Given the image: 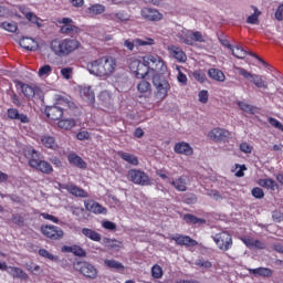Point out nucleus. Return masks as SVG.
<instances>
[{"label":"nucleus","instance_id":"f257e3e1","mask_svg":"<svg viewBox=\"0 0 283 283\" xmlns=\"http://www.w3.org/2000/svg\"><path fill=\"white\" fill-rule=\"evenodd\" d=\"M128 67L136 78H149L151 77L153 85L157 90L158 98H167V94L171 86L169 82L163 77L161 74L167 72V64L163 61V57L158 55H145L139 59H128Z\"/></svg>","mask_w":283,"mask_h":283},{"label":"nucleus","instance_id":"f03ea898","mask_svg":"<svg viewBox=\"0 0 283 283\" xmlns=\"http://www.w3.org/2000/svg\"><path fill=\"white\" fill-rule=\"evenodd\" d=\"M50 49L55 56L65 59L70 54H74L76 50H81V41L72 38L54 39L50 43Z\"/></svg>","mask_w":283,"mask_h":283},{"label":"nucleus","instance_id":"7ed1b4c3","mask_svg":"<svg viewBox=\"0 0 283 283\" xmlns=\"http://www.w3.org/2000/svg\"><path fill=\"white\" fill-rule=\"evenodd\" d=\"M90 74L94 76H112L116 72V59L112 56H102L87 64Z\"/></svg>","mask_w":283,"mask_h":283},{"label":"nucleus","instance_id":"20e7f679","mask_svg":"<svg viewBox=\"0 0 283 283\" xmlns=\"http://www.w3.org/2000/svg\"><path fill=\"white\" fill-rule=\"evenodd\" d=\"M177 38L181 43L186 45H193L195 43H205V36L200 31H191L184 29L177 34Z\"/></svg>","mask_w":283,"mask_h":283},{"label":"nucleus","instance_id":"39448f33","mask_svg":"<svg viewBox=\"0 0 283 283\" xmlns=\"http://www.w3.org/2000/svg\"><path fill=\"white\" fill-rule=\"evenodd\" d=\"M74 269L87 280H96L98 277V270L87 261H77L74 264Z\"/></svg>","mask_w":283,"mask_h":283},{"label":"nucleus","instance_id":"423d86ee","mask_svg":"<svg viewBox=\"0 0 283 283\" xmlns=\"http://www.w3.org/2000/svg\"><path fill=\"white\" fill-rule=\"evenodd\" d=\"M59 23L63 24L60 28L61 34H64L65 36H71V39H75V36H78V34L83 32V29L74 24V20H72V18H62Z\"/></svg>","mask_w":283,"mask_h":283},{"label":"nucleus","instance_id":"0eeeda50","mask_svg":"<svg viewBox=\"0 0 283 283\" xmlns=\"http://www.w3.org/2000/svg\"><path fill=\"white\" fill-rule=\"evenodd\" d=\"M238 73L240 76H243V78H247L255 87H259V90H269V83L262 78V75L252 74L251 72L247 71V69L243 67H237Z\"/></svg>","mask_w":283,"mask_h":283},{"label":"nucleus","instance_id":"6e6552de","mask_svg":"<svg viewBox=\"0 0 283 283\" xmlns=\"http://www.w3.org/2000/svg\"><path fill=\"white\" fill-rule=\"evenodd\" d=\"M128 178L130 182H134V185H140L142 187H148V185H151V179L149 178V175H147L143 170H128Z\"/></svg>","mask_w":283,"mask_h":283},{"label":"nucleus","instance_id":"1a4fd4ad","mask_svg":"<svg viewBox=\"0 0 283 283\" xmlns=\"http://www.w3.org/2000/svg\"><path fill=\"white\" fill-rule=\"evenodd\" d=\"M212 238L220 251H229V249L233 247V238L231 237V233L227 231L219 232Z\"/></svg>","mask_w":283,"mask_h":283},{"label":"nucleus","instance_id":"9d476101","mask_svg":"<svg viewBox=\"0 0 283 283\" xmlns=\"http://www.w3.org/2000/svg\"><path fill=\"white\" fill-rule=\"evenodd\" d=\"M208 138L213 143H229L231 132L227 128L216 127L208 133Z\"/></svg>","mask_w":283,"mask_h":283},{"label":"nucleus","instance_id":"9b49d317","mask_svg":"<svg viewBox=\"0 0 283 283\" xmlns=\"http://www.w3.org/2000/svg\"><path fill=\"white\" fill-rule=\"evenodd\" d=\"M41 233L44 235V238H48L49 240H63V229H61L59 226H52V224H45L41 227Z\"/></svg>","mask_w":283,"mask_h":283},{"label":"nucleus","instance_id":"f8f14e48","mask_svg":"<svg viewBox=\"0 0 283 283\" xmlns=\"http://www.w3.org/2000/svg\"><path fill=\"white\" fill-rule=\"evenodd\" d=\"M61 189H65L71 196L75 198H90V192L74 184H63Z\"/></svg>","mask_w":283,"mask_h":283},{"label":"nucleus","instance_id":"ddd939ff","mask_svg":"<svg viewBox=\"0 0 283 283\" xmlns=\"http://www.w3.org/2000/svg\"><path fill=\"white\" fill-rule=\"evenodd\" d=\"M156 42L151 38L125 40L124 48H127L129 52H134V48H142L143 45H154Z\"/></svg>","mask_w":283,"mask_h":283},{"label":"nucleus","instance_id":"4468645a","mask_svg":"<svg viewBox=\"0 0 283 283\" xmlns=\"http://www.w3.org/2000/svg\"><path fill=\"white\" fill-rule=\"evenodd\" d=\"M140 14L145 19V21H163V13H160L156 9L143 8L140 10Z\"/></svg>","mask_w":283,"mask_h":283},{"label":"nucleus","instance_id":"2eb2a0df","mask_svg":"<svg viewBox=\"0 0 283 283\" xmlns=\"http://www.w3.org/2000/svg\"><path fill=\"white\" fill-rule=\"evenodd\" d=\"M54 104L57 107H62L63 112L65 109H75L76 108V104H74V102H72V97L71 96L56 95Z\"/></svg>","mask_w":283,"mask_h":283},{"label":"nucleus","instance_id":"dca6fc26","mask_svg":"<svg viewBox=\"0 0 283 283\" xmlns=\"http://www.w3.org/2000/svg\"><path fill=\"white\" fill-rule=\"evenodd\" d=\"M178 247H198V241L191 239L189 235H182V234H177L171 237V239Z\"/></svg>","mask_w":283,"mask_h":283},{"label":"nucleus","instance_id":"f3484780","mask_svg":"<svg viewBox=\"0 0 283 283\" xmlns=\"http://www.w3.org/2000/svg\"><path fill=\"white\" fill-rule=\"evenodd\" d=\"M84 207L86 211H90L91 213H95L96 216L101 213H107V208L103 207L101 203L94 200L84 201Z\"/></svg>","mask_w":283,"mask_h":283},{"label":"nucleus","instance_id":"a211bd4d","mask_svg":"<svg viewBox=\"0 0 283 283\" xmlns=\"http://www.w3.org/2000/svg\"><path fill=\"white\" fill-rule=\"evenodd\" d=\"M63 107L54 104L45 108V115L50 120H61V118H63Z\"/></svg>","mask_w":283,"mask_h":283},{"label":"nucleus","instance_id":"6ab92c4d","mask_svg":"<svg viewBox=\"0 0 283 283\" xmlns=\"http://www.w3.org/2000/svg\"><path fill=\"white\" fill-rule=\"evenodd\" d=\"M7 116L9 120H20L22 124L30 123V117L23 113H19L17 108H8Z\"/></svg>","mask_w":283,"mask_h":283},{"label":"nucleus","instance_id":"aec40b11","mask_svg":"<svg viewBox=\"0 0 283 283\" xmlns=\"http://www.w3.org/2000/svg\"><path fill=\"white\" fill-rule=\"evenodd\" d=\"M25 157L28 158V165L29 167H31L32 169H34V167L41 163V153H39L36 149L34 148H29L27 150Z\"/></svg>","mask_w":283,"mask_h":283},{"label":"nucleus","instance_id":"412c9836","mask_svg":"<svg viewBox=\"0 0 283 283\" xmlns=\"http://www.w3.org/2000/svg\"><path fill=\"white\" fill-rule=\"evenodd\" d=\"M175 153L182 156H193V148L187 142H179L175 144Z\"/></svg>","mask_w":283,"mask_h":283},{"label":"nucleus","instance_id":"4be33fe9","mask_svg":"<svg viewBox=\"0 0 283 283\" xmlns=\"http://www.w3.org/2000/svg\"><path fill=\"white\" fill-rule=\"evenodd\" d=\"M67 161L77 169H87V163H85L81 156L76 155V153H70L67 155Z\"/></svg>","mask_w":283,"mask_h":283},{"label":"nucleus","instance_id":"5701e85b","mask_svg":"<svg viewBox=\"0 0 283 283\" xmlns=\"http://www.w3.org/2000/svg\"><path fill=\"white\" fill-rule=\"evenodd\" d=\"M40 143L45 147L46 149H52L53 151H56L59 149V144L56 143V138L51 135H42L40 137Z\"/></svg>","mask_w":283,"mask_h":283},{"label":"nucleus","instance_id":"b1692460","mask_svg":"<svg viewBox=\"0 0 283 283\" xmlns=\"http://www.w3.org/2000/svg\"><path fill=\"white\" fill-rule=\"evenodd\" d=\"M182 220L186 222V224H189V227H200V224H207V220L203 218H198L191 213L184 214Z\"/></svg>","mask_w":283,"mask_h":283},{"label":"nucleus","instance_id":"393cba45","mask_svg":"<svg viewBox=\"0 0 283 283\" xmlns=\"http://www.w3.org/2000/svg\"><path fill=\"white\" fill-rule=\"evenodd\" d=\"M168 50L174 59H176V61H178L179 63H185V61H187V54L185 53V51H182L181 48L171 45L168 48Z\"/></svg>","mask_w":283,"mask_h":283},{"label":"nucleus","instance_id":"a878e982","mask_svg":"<svg viewBox=\"0 0 283 283\" xmlns=\"http://www.w3.org/2000/svg\"><path fill=\"white\" fill-rule=\"evenodd\" d=\"M36 171L44 174L45 176H50V174L54 172V168L52 164L48 163L46 160H40L36 166L33 167Z\"/></svg>","mask_w":283,"mask_h":283},{"label":"nucleus","instance_id":"bb28decb","mask_svg":"<svg viewBox=\"0 0 283 283\" xmlns=\"http://www.w3.org/2000/svg\"><path fill=\"white\" fill-rule=\"evenodd\" d=\"M250 275H254L255 277H271L273 275V270L269 268H256V269H248Z\"/></svg>","mask_w":283,"mask_h":283},{"label":"nucleus","instance_id":"cd10ccee","mask_svg":"<svg viewBox=\"0 0 283 283\" xmlns=\"http://www.w3.org/2000/svg\"><path fill=\"white\" fill-rule=\"evenodd\" d=\"M103 244L107 247V249H111V251H120V249H123V242L116 239L104 238Z\"/></svg>","mask_w":283,"mask_h":283},{"label":"nucleus","instance_id":"c85d7f7f","mask_svg":"<svg viewBox=\"0 0 283 283\" xmlns=\"http://www.w3.org/2000/svg\"><path fill=\"white\" fill-rule=\"evenodd\" d=\"M208 76L212 78V81H217L218 83H224V81H227L224 72L218 69H209Z\"/></svg>","mask_w":283,"mask_h":283},{"label":"nucleus","instance_id":"c756f323","mask_svg":"<svg viewBox=\"0 0 283 283\" xmlns=\"http://www.w3.org/2000/svg\"><path fill=\"white\" fill-rule=\"evenodd\" d=\"M7 273L12 275L15 280H28V273L17 266H9Z\"/></svg>","mask_w":283,"mask_h":283},{"label":"nucleus","instance_id":"7c9ffc66","mask_svg":"<svg viewBox=\"0 0 283 283\" xmlns=\"http://www.w3.org/2000/svg\"><path fill=\"white\" fill-rule=\"evenodd\" d=\"M117 156H119V158H122V160H125V163H128V165L138 167V157H136L135 155L119 150V151H117Z\"/></svg>","mask_w":283,"mask_h":283},{"label":"nucleus","instance_id":"2f4dec72","mask_svg":"<svg viewBox=\"0 0 283 283\" xmlns=\"http://www.w3.org/2000/svg\"><path fill=\"white\" fill-rule=\"evenodd\" d=\"M258 185L260 187H263V189H270V191H275L280 189L277 182L271 178L259 179Z\"/></svg>","mask_w":283,"mask_h":283},{"label":"nucleus","instance_id":"473e14b6","mask_svg":"<svg viewBox=\"0 0 283 283\" xmlns=\"http://www.w3.org/2000/svg\"><path fill=\"white\" fill-rule=\"evenodd\" d=\"M20 45L29 52H35V50L39 48L36 45V41H34L32 38H22L20 40Z\"/></svg>","mask_w":283,"mask_h":283},{"label":"nucleus","instance_id":"72a5a7b5","mask_svg":"<svg viewBox=\"0 0 283 283\" xmlns=\"http://www.w3.org/2000/svg\"><path fill=\"white\" fill-rule=\"evenodd\" d=\"M82 233L85 235V238H88V240H92L93 242H101L102 240L101 233L96 232V230L83 228Z\"/></svg>","mask_w":283,"mask_h":283},{"label":"nucleus","instance_id":"f704fd0d","mask_svg":"<svg viewBox=\"0 0 283 283\" xmlns=\"http://www.w3.org/2000/svg\"><path fill=\"white\" fill-rule=\"evenodd\" d=\"M80 94L84 101H87V103H94L96 101V97L94 95V91H92V87L85 86L80 91Z\"/></svg>","mask_w":283,"mask_h":283},{"label":"nucleus","instance_id":"c9c22d12","mask_svg":"<svg viewBox=\"0 0 283 283\" xmlns=\"http://www.w3.org/2000/svg\"><path fill=\"white\" fill-rule=\"evenodd\" d=\"M57 126L60 129H65L69 132L70 129H73V127H76V120H74V118L60 119Z\"/></svg>","mask_w":283,"mask_h":283},{"label":"nucleus","instance_id":"e433bc0d","mask_svg":"<svg viewBox=\"0 0 283 283\" xmlns=\"http://www.w3.org/2000/svg\"><path fill=\"white\" fill-rule=\"evenodd\" d=\"M170 185L177 189V191H187V181L185 177H178L176 180L170 181Z\"/></svg>","mask_w":283,"mask_h":283},{"label":"nucleus","instance_id":"4c0bfd02","mask_svg":"<svg viewBox=\"0 0 283 283\" xmlns=\"http://www.w3.org/2000/svg\"><path fill=\"white\" fill-rule=\"evenodd\" d=\"M228 50H231L232 54L235 56V59H245L247 57V51L240 45H237L233 48V45L228 44Z\"/></svg>","mask_w":283,"mask_h":283},{"label":"nucleus","instance_id":"58836bf2","mask_svg":"<svg viewBox=\"0 0 283 283\" xmlns=\"http://www.w3.org/2000/svg\"><path fill=\"white\" fill-rule=\"evenodd\" d=\"M87 14L98 15L105 12V6L95 3L86 9Z\"/></svg>","mask_w":283,"mask_h":283},{"label":"nucleus","instance_id":"ea45409f","mask_svg":"<svg viewBox=\"0 0 283 283\" xmlns=\"http://www.w3.org/2000/svg\"><path fill=\"white\" fill-rule=\"evenodd\" d=\"M70 211L78 220H85V209L78 206H71Z\"/></svg>","mask_w":283,"mask_h":283},{"label":"nucleus","instance_id":"a19ab883","mask_svg":"<svg viewBox=\"0 0 283 283\" xmlns=\"http://www.w3.org/2000/svg\"><path fill=\"white\" fill-rule=\"evenodd\" d=\"M137 91L140 94L150 93L151 92V83H149L145 78H142L140 83L137 84Z\"/></svg>","mask_w":283,"mask_h":283},{"label":"nucleus","instance_id":"79ce46f5","mask_svg":"<svg viewBox=\"0 0 283 283\" xmlns=\"http://www.w3.org/2000/svg\"><path fill=\"white\" fill-rule=\"evenodd\" d=\"M262 14V12H260V10H258V8H254V13L251 14L250 17H248L247 19V23H249L250 25H258L260 23V15Z\"/></svg>","mask_w":283,"mask_h":283},{"label":"nucleus","instance_id":"37998d69","mask_svg":"<svg viewBox=\"0 0 283 283\" xmlns=\"http://www.w3.org/2000/svg\"><path fill=\"white\" fill-rule=\"evenodd\" d=\"M19 85L22 90V94L27 96V98H32L34 96V88L28 84H24L22 82H19Z\"/></svg>","mask_w":283,"mask_h":283},{"label":"nucleus","instance_id":"c03bdc74","mask_svg":"<svg viewBox=\"0 0 283 283\" xmlns=\"http://www.w3.org/2000/svg\"><path fill=\"white\" fill-rule=\"evenodd\" d=\"M104 264H105V266H108V269H116L117 271H120V269L122 270L125 269V265H123V263H120L114 259H112V260L106 259L104 261Z\"/></svg>","mask_w":283,"mask_h":283},{"label":"nucleus","instance_id":"a18cd8bd","mask_svg":"<svg viewBox=\"0 0 283 283\" xmlns=\"http://www.w3.org/2000/svg\"><path fill=\"white\" fill-rule=\"evenodd\" d=\"M39 255H41V258H45L46 260H50L51 262H59V256L50 253V251L45 249H40Z\"/></svg>","mask_w":283,"mask_h":283},{"label":"nucleus","instance_id":"49530a36","mask_svg":"<svg viewBox=\"0 0 283 283\" xmlns=\"http://www.w3.org/2000/svg\"><path fill=\"white\" fill-rule=\"evenodd\" d=\"M12 223L17 224L18 227H23L25 224V217L21 213H13L11 217Z\"/></svg>","mask_w":283,"mask_h":283},{"label":"nucleus","instance_id":"de8ad7c7","mask_svg":"<svg viewBox=\"0 0 283 283\" xmlns=\"http://www.w3.org/2000/svg\"><path fill=\"white\" fill-rule=\"evenodd\" d=\"M117 23H125L129 21V13L127 11L115 12Z\"/></svg>","mask_w":283,"mask_h":283},{"label":"nucleus","instance_id":"09e8293b","mask_svg":"<svg viewBox=\"0 0 283 283\" xmlns=\"http://www.w3.org/2000/svg\"><path fill=\"white\" fill-rule=\"evenodd\" d=\"M0 28L6 30L7 32H17L18 30L17 22H2L0 24Z\"/></svg>","mask_w":283,"mask_h":283},{"label":"nucleus","instance_id":"8fccbe9b","mask_svg":"<svg viewBox=\"0 0 283 283\" xmlns=\"http://www.w3.org/2000/svg\"><path fill=\"white\" fill-rule=\"evenodd\" d=\"M192 76L198 83H205L207 81V74L201 70L193 71Z\"/></svg>","mask_w":283,"mask_h":283},{"label":"nucleus","instance_id":"3c124183","mask_svg":"<svg viewBox=\"0 0 283 283\" xmlns=\"http://www.w3.org/2000/svg\"><path fill=\"white\" fill-rule=\"evenodd\" d=\"M151 276L155 280H160V277H163V268L160 265H158V264H155L151 268Z\"/></svg>","mask_w":283,"mask_h":283},{"label":"nucleus","instance_id":"603ef678","mask_svg":"<svg viewBox=\"0 0 283 283\" xmlns=\"http://www.w3.org/2000/svg\"><path fill=\"white\" fill-rule=\"evenodd\" d=\"M238 105L242 112H247V114H253L255 112V107L247 104L245 102H238Z\"/></svg>","mask_w":283,"mask_h":283},{"label":"nucleus","instance_id":"864d4df0","mask_svg":"<svg viewBox=\"0 0 283 283\" xmlns=\"http://www.w3.org/2000/svg\"><path fill=\"white\" fill-rule=\"evenodd\" d=\"M184 202H186V205H196L198 202V197L195 193H186L184 196Z\"/></svg>","mask_w":283,"mask_h":283},{"label":"nucleus","instance_id":"5fc2aeb1","mask_svg":"<svg viewBox=\"0 0 283 283\" xmlns=\"http://www.w3.org/2000/svg\"><path fill=\"white\" fill-rule=\"evenodd\" d=\"M73 255H76L77 258H85L87 255V252L81 247V245H73Z\"/></svg>","mask_w":283,"mask_h":283},{"label":"nucleus","instance_id":"6e6d98bb","mask_svg":"<svg viewBox=\"0 0 283 283\" xmlns=\"http://www.w3.org/2000/svg\"><path fill=\"white\" fill-rule=\"evenodd\" d=\"M39 76H48L52 74V66L50 64H45L41 66L38 71Z\"/></svg>","mask_w":283,"mask_h":283},{"label":"nucleus","instance_id":"4d7b16f0","mask_svg":"<svg viewBox=\"0 0 283 283\" xmlns=\"http://www.w3.org/2000/svg\"><path fill=\"white\" fill-rule=\"evenodd\" d=\"M196 266H200L201 269H211L213 264L210 261L197 259L195 261Z\"/></svg>","mask_w":283,"mask_h":283},{"label":"nucleus","instance_id":"13d9d810","mask_svg":"<svg viewBox=\"0 0 283 283\" xmlns=\"http://www.w3.org/2000/svg\"><path fill=\"white\" fill-rule=\"evenodd\" d=\"M41 218H43V220H50L51 222H54V224H59L61 222V220H59L57 217L52 216L48 212H42L40 213Z\"/></svg>","mask_w":283,"mask_h":283},{"label":"nucleus","instance_id":"bf43d9fd","mask_svg":"<svg viewBox=\"0 0 283 283\" xmlns=\"http://www.w3.org/2000/svg\"><path fill=\"white\" fill-rule=\"evenodd\" d=\"M27 19L30 21V23H33L34 25H38V28H41V23H39V21H41V19L33 12L28 13Z\"/></svg>","mask_w":283,"mask_h":283},{"label":"nucleus","instance_id":"052dcab7","mask_svg":"<svg viewBox=\"0 0 283 283\" xmlns=\"http://www.w3.org/2000/svg\"><path fill=\"white\" fill-rule=\"evenodd\" d=\"M252 196L258 200H262V198H264V190L260 187H255L252 189Z\"/></svg>","mask_w":283,"mask_h":283},{"label":"nucleus","instance_id":"680f3d73","mask_svg":"<svg viewBox=\"0 0 283 283\" xmlns=\"http://www.w3.org/2000/svg\"><path fill=\"white\" fill-rule=\"evenodd\" d=\"M199 103H209V91H200L199 94Z\"/></svg>","mask_w":283,"mask_h":283},{"label":"nucleus","instance_id":"e2e57ef3","mask_svg":"<svg viewBox=\"0 0 283 283\" xmlns=\"http://www.w3.org/2000/svg\"><path fill=\"white\" fill-rule=\"evenodd\" d=\"M240 149L243 151V154H251V151H253V146L247 142H243L240 144Z\"/></svg>","mask_w":283,"mask_h":283},{"label":"nucleus","instance_id":"0e129e2a","mask_svg":"<svg viewBox=\"0 0 283 283\" xmlns=\"http://www.w3.org/2000/svg\"><path fill=\"white\" fill-rule=\"evenodd\" d=\"M241 241L243 242V244H245V247H248V249H253L255 239H253L251 237H242Z\"/></svg>","mask_w":283,"mask_h":283},{"label":"nucleus","instance_id":"69168bd1","mask_svg":"<svg viewBox=\"0 0 283 283\" xmlns=\"http://www.w3.org/2000/svg\"><path fill=\"white\" fill-rule=\"evenodd\" d=\"M269 123L270 125H272V127H275L276 129H280L281 132H283V125L280 123V120L273 117H270Z\"/></svg>","mask_w":283,"mask_h":283},{"label":"nucleus","instance_id":"338daca9","mask_svg":"<svg viewBox=\"0 0 283 283\" xmlns=\"http://www.w3.org/2000/svg\"><path fill=\"white\" fill-rule=\"evenodd\" d=\"M72 67H64L61 70V74L63 76V78H66L69 81V78H72Z\"/></svg>","mask_w":283,"mask_h":283},{"label":"nucleus","instance_id":"774afa93","mask_svg":"<svg viewBox=\"0 0 283 283\" xmlns=\"http://www.w3.org/2000/svg\"><path fill=\"white\" fill-rule=\"evenodd\" d=\"M272 218L274 222H283V213L279 210L272 212Z\"/></svg>","mask_w":283,"mask_h":283}]
</instances>
